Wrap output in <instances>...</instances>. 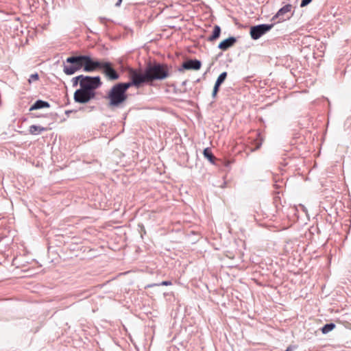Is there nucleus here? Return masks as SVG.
<instances>
[{
    "label": "nucleus",
    "mask_w": 351,
    "mask_h": 351,
    "mask_svg": "<svg viewBox=\"0 0 351 351\" xmlns=\"http://www.w3.org/2000/svg\"><path fill=\"white\" fill-rule=\"evenodd\" d=\"M81 88H77L73 94L75 102L82 104H88L96 98V90L99 88L103 83L99 75H83Z\"/></svg>",
    "instance_id": "f257e3e1"
},
{
    "label": "nucleus",
    "mask_w": 351,
    "mask_h": 351,
    "mask_svg": "<svg viewBox=\"0 0 351 351\" xmlns=\"http://www.w3.org/2000/svg\"><path fill=\"white\" fill-rule=\"evenodd\" d=\"M145 68L149 85H152L155 81H162L171 75L170 69L171 66L165 63L156 60L149 61Z\"/></svg>",
    "instance_id": "f03ea898"
},
{
    "label": "nucleus",
    "mask_w": 351,
    "mask_h": 351,
    "mask_svg": "<svg viewBox=\"0 0 351 351\" xmlns=\"http://www.w3.org/2000/svg\"><path fill=\"white\" fill-rule=\"evenodd\" d=\"M128 93L117 83L107 93L104 98L108 100V107H119L128 99Z\"/></svg>",
    "instance_id": "7ed1b4c3"
},
{
    "label": "nucleus",
    "mask_w": 351,
    "mask_h": 351,
    "mask_svg": "<svg viewBox=\"0 0 351 351\" xmlns=\"http://www.w3.org/2000/svg\"><path fill=\"white\" fill-rule=\"evenodd\" d=\"M84 55L71 56L63 62V71L66 75H72L84 69Z\"/></svg>",
    "instance_id": "20e7f679"
},
{
    "label": "nucleus",
    "mask_w": 351,
    "mask_h": 351,
    "mask_svg": "<svg viewBox=\"0 0 351 351\" xmlns=\"http://www.w3.org/2000/svg\"><path fill=\"white\" fill-rule=\"evenodd\" d=\"M127 72L129 79L135 84L136 88H140L144 84H149L145 68L142 71L141 69L128 67Z\"/></svg>",
    "instance_id": "39448f33"
},
{
    "label": "nucleus",
    "mask_w": 351,
    "mask_h": 351,
    "mask_svg": "<svg viewBox=\"0 0 351 351\" xmlns=\"http://www.w3.org/2000/svg\"><path fill=\"white\" fill-rule=\"evenodd\" d=\"M100 71L108 81H116L120 78V74L110 61L104 60Z\"/></svg>",
    "instance_id": "423d86ee"
},
{
    "label": "nucleus",
    "mask_w": 351,
    "mask_h": 351,
    "mask_svg": "<svg viewBox=\"0 0 351 351\" xmlns=\"http://www.w3.org/2000/svg\"><path fill=\"white\" fill-rule=\"evenodd\" d=\"M293 8L292 5L287 4L279 9L277 13L271 18V21L274 25L276 23L283 22L286 20H289L293 15V12L291 13Z\"/></svg>",
    "instance_id": "0eeeda50"
},
{
    "label": "nucleus",
    "mask_w": 351,
    "mask_h": 351,
    "mask_svg": "<svg viewBox=\"0 0 351 351\" xmlns=\"http://www.w3.org/2000/svg\"><path fill=\"white\" fill-rule=\"evenodd\" d=\"M274 26V23L271 24H259L252 25L250 29V34L253 40H258L262 36L269 32Z\"/></svg>",
    "instance_id": "6e6552de"
},
{
    "label": "nucleus",
    "mask_w": 351,
    "mask_h": 351,
    "mask_svg": "<svg viewBox=\"0 0 351 351\" xmlns=\"http://www.w3.org/2000/svg\"><path fill=\"white\" fill-rule=\"evenodd\" d=\"M104 60L92 58L88 55L84 56V71L93 72L101 69Z\"/></svg>",
    "instance_id": "1a4fd4ad"
},
{
    "label": "nucleus",
    "mask_w": 351,
    "mask_h": 351,
    "mask_svg": "<svg viewBox=\"0 0 351 351\" xmlns=\"http://www.w3.org/2000/svg\"><path fill=\"white\" fill-rule=\"evenodd\" d=\"M202 66V62L197 59H188L183 62L181 66L178 68L179 72H183L184 70H199Z\"/></svg>",
    "instance_id": "9d476101"
},
{
    "label": "nucleus",
    "mask_w": 351,
    "mask_h": 351,
    "mask_svg": "<svg viewBox=\"0 0 351 351\" xmlns=\"http://www.w3.org/2000/svg\"><path fill=\"white\" fill-rule=\"evenodd\" d=\"M237 42V38L234 36H230L224 39L218 45V48L222 51H226L229 48L233 47Z\"/></svg>",
    "instance_id": "9b49d317"
},
{
    "label": "nucleus",
    "mask_w": 351,
    "mask_h": 351,
    "mask_svg": "<svg viewBox=\"0 0 351 351\" xmlns=\"http://www.w3.org/2000/svg\"><path fill=\"white\" fill-rule=\"evenodd\" d=\"M50 107V104L42 99L36 100L29 108V111L32 112L36 110H40L43 108H48Z\"/></svg>",
    "instance_id": "f8f14e48"
},
{
    "label": "nucleus",
    "mask_w": 351,
    "mask_h": 351,
    "mask_svg": "<svg viewBox=\"0 0 351 351\" xmlns=\"http://www.w3.org/2000/svg\"><path fill=\"white\" fill-rule=\"evenodd\" d=\"M221 29L219 25H215L214 26L212 34L208 37L207 40L210 43H213L217 40L221 35Z\"/></svg>",
    "instance_id": "ddd939ff"
},
{
    "label": "nucleus",
    "mask_w": 351,
    "mask_h": 351,
    "mask_svg": "<svg viewBox=\"0 0 351 351\" xmlns=\"http://www.w3.org/2000/svg\"><path fill=\"white\" fill-rule=\"evenodd\" d=\"M48 130V128L32 125L29 128V132L32 135H38L43 132L47 131Z\"/></svg>",
    "instance_id": "4468645a"
},
{
    "label": "nucleus",
    "mask_w": 351,
    "mask_h": 351,
    "mask_svg": "<svg viewBox=\"0 0 351 351\" xmlns=\"http://www.w3.org/2000/svg\"><path fill=\"white\" fill-rule=\"evenodd\" d=\"M203 155L211 164H215L217 160L215 156L213 155L212 150L210 147H206L203 151Z\"/></svg>",
    "instance_id": "2eb2a0df"
},
{
    "label": "nucleus",
    "mask_w": 351,
    "mask_h": 351,
    "mask_svg": "<svg viewBox=\"0 0 351 351\" xmlns=\"http://www.w3.org/2000/svg\"><path fill=\"white\" fill-rule=\"evenodd\" d=\"M119 86L127 93L128 90L132 86L135 87V84L132 82L131 80L126 82H119L117 83Z\"/></svg>",
    "instance_id": "dca6fc26"
},
{
    "label": "nucleus",
    "mask_w": 351,
    "mask_h": 351,
    "mask_svg": "<svg viewBox=\"0 0 351 351\" xmlns=\"http://www.w3.org/2000/svg\"><path fill=\"white\" fill-rule=\"evenodd\" d=\"M83 75H80L72 78L71 82L73 87H76L79 85L80 88H81V83L82 82V81L83 80Z\"/></svg>",
    "instance_id": "f3484780"
},
{
    "label": "nucleus",
    "mask_w": 351,
    "mask_h": 351,
    "mask_svg": "<svg viewBox=\"0 0 351 351\" xmlns=\"http://www.w3.org/2000/svg\"><path fill=\"white\" fill-rule=\"evenodd\" d=\"M172 283L171 281L169 280H165V281H162L160 283H153V284H149L145 286V289L147 288H151V287H155V286H168V285H171Z\"/></svg>",
    "instance_id": "a211bd4d"
},
{
    "label": "nucleus",
    "mask_w": 351,
    "mask_h": 351,
    "mask_svg": "<svg viewBox=\"0 0 351 351\" xmlns=\"http://www.w3.org/2000/svg\"><path fill=\"white\" fill-rule=\"evenodd\" d=\"M227 76L228 73L226 71L222 72L217 78L215 83L221 85L226 80Z\"/></svg>",
    "instance_id": "6ab92c4d"
},
{
    "label": "nucleus",
    "mask_w": 351,
    "mask_h": 351,
    "mask_svg": "<svg viewBox=\"0 0 351 351\" xmlns=\"http://www.w3.org/2000/svg\"><path fill=\"white\" fill-rule=\"evenodd\" d=\"M335 324L332 322L327 323L324 326L319 327L318 329H334Z\"/></svg>",
    "instance_id": "aec40b11"
},
{
    "label": "nucleus",
    "mask_w": 351,
    "mask_h": 351,
    "mask_svg": "<svg viewBox=\"0 0 351 351\" xmlns=\"http://www.w3.org/2000/svg\"><path fill=\"white\" fill-rule=\"evenodd\" d=\"M95 108V107L94 106H88L80 107L79 108V110L90 112L93 111Z\"/></svg>",
    "instance_id": "412c9836"
},
{
    "label": "nucleus",
    "mask_w": 351,
    "mask_h": 351,
    "mask_svg": "<svg viewBox=\"0 0 351 351\" xmlns=\"http://www.w3.org/2000/svg\"><path fill=\"white\" fill-rule=\"evenodd\" d=\"M39 79V75L37 73L31 74L29 76V78L28 80L29 83H32V82L36 81Z\"/></svg>",
    "instance_id": "4be33fe9"
},
{
    "label": "nucleus",
    "mask_w": 351,
    "mask_h": 351,
    "mask_svg": "<svg viewBox=\"0 0 351 351\" xmlns=\"http://www.w3.org/2000/svg\"><path fill=\"white\" fill-rule=\"evenodd\" d=\"M311 1H312V0H302L301 3H300V7L301 8L305 7L307 5H308Z\"/></svg>",
    "instance_id": "5701e85b"
},
{
    "label": "nucleus",
    "mask_w": 351,
    "mask_h": 351,
    "mask_svg": "<svg viewBox=\"0 0 351 351\" xmlns=\"http://www.w3.org/2000/svg\"><path fill=\"white\" fill-rule=\"evenodd\" d=\"M29 116L32 118H38V117H46V115L43 114H38L37 113H30Z\"/></svg>",
    "instance_id": "b1692460"
},
{
    "label": "nucleus",
    "mask_w": 351,
    "mask_h": 351,
    "mask_svg": "<svg viewBox=\"0 0 351 351\" xmlns=\"http://www.w3.org/2000/svg\"><path fill=\"white\" fill-rule=\"evenodd\" d=\"M221 85L217 83H215L213 90L219 92Z\"/></svg>",
    "instance_id": "393cba45"
},
{
    "label": "nucleus",
    "mask_w": 351,
    "mask_h": 351,
    "mask_svg": "<svg viewBox=\"0 0 351 351\" xmlns=\"http://www.w3.org/2000/svg\"><path fill=\"white\" fill-rule=\"evenodd\" d=\"M261 145H262V140L259 143H256L255 148L253 149L252 151L257 150L258 149H259L261 147Z\"/></svg>",
    "instance_id": "a878e982"
},
{
    "label": "nucleus",
    "mask_w": 351,
    "mask_h": 351,
    "mask_svg": "<svg viewBox=\"0 0 351 351\" xmlns=\"http://www.w3.org/2000/svg\"><path fill=\"white\" fill-rule=\"evenodd\" d=\"M121 62H122V61H121V60H120V61H119V63H120V64H121ZM128 66L125 67L123 64H121V66H120V70H121V71H127V69H128Z\"/></svg>",
    "instance_id": "bb28decb"
},
{
    "label": "nucleus",
    "mask_w": 351,
    "mask_h": 351,
    "mask_svg": "<svg viewBox=\"0 0 351 351\" xmlns=\"http://www.w3.org/2000/svg\"><path fill=\"white\" fill-rule=\"evenodd\" d=\"M217 93L218 92L217 91H215L213 90V92H212V97L213 99H215L217 97Z\"/></svg>",
    "instance_id": "cd10ccee"
},
{
    "label": "nucleus",
    "mask_w": 351,
    "mask_h": 351,
    "mask_svg": "<svg viewBox=\"0 0 351 351\" xmlns=\"http://www.w3.org/2000/svg\"><path fill=\"white\" fill-rule=\"evenodd\" d=\"M311 230H316L318 234L320 232V230L318 227H315V228L312 227Z\"/></svg>",
    "instance_id": "c85d7f7f"
},
{
    "label": "nucleus",
    "mask_w": 351,
    "mask_h": 351,
    "mask_svg": "<svg viewBox=\"0 0 351 351\" xmlns=\"http://www.w3.org/2000/svg\"><path fill=\"white\" fill-rule=\"evenodd\" d=\"M123 0H117V2L116 3L115 5L116 6H120V5L121 4V2H122Z\"/></svg>",
    "instance_id": "c756f323"
},
{
    "label": "nucleus",
    "mask_w": 351,
    "mask_h": 351,
    "mask_svg": "<svg viewBox=\"0 0 351 351\" xmlns=\"http://www.w3.org/2000/svg\"><path fill=\"white\" fill-rule=\"evenodd\" d=\"M230 165V161H226V163H225V166L226 167H229Z\"/></svg>",
    "instance_id": "7c9ffc66"
},
{
    "label": "nucleus",
    "mask_w": 351,
    "mask_h": 351,
    "mask_svg": "<svg viewBox=\"0 0 351 351\" xmlns=\"http://www.w3.org/2000/svg\"><path fill=\"white\" fill-rule=\"evenodd\" d=\"M293 350L291 346H289L287 348L286 351H291Z\"/></svg>",
    "instance_id": "2f4dec72"
},
{
    "label": "nucleus",
    "mask_w": 351,
    "mask_h": 351,
    "mask_svg": "<svg viewBox=\"0 0 351 351\" xmlns=\"http://www.w3.org/2000/svg\"><path fill=\"white\" fill-rule=\"evenodd\" d=\"M72 112H73V110H66V111L65 112V113H66V114H69L71 113Z\"/></svg>",
    "instance_id": "473e14b6"
},
{
    "label": "nucleus",
    "mask_w": 351,
    "mask_h": 351,
    "mask_svg": "<svg viewBox=\"0 0 351 351\" xmlns=\"http://www.w3.org/2000/svg\"><path fill=\"white\" fill-rule=\"evenodd\" d=\"M99 19H100L101 23H104V21L106 20L105 18H101V17Z\"/></svg>",
    "instance_id": "72a5a7b5"
},
{
    "label": "nucleus",
    "mask_w": 351,
    "mask_h": 351,
    "mask_svg": "<svg viewBox=\"0 0 351 351\" xmlns=\"http://www.w3.org/2000/svg\"><path fill=\"white\" fill-rule=\"evenodd\" d=\"M329 330H323L322 332L323 333H326L327 332H328Z\"/></svg>",
    "instance_id": "f704fd0d"
},
{
    "label": "nucleus",
    "mask_w": 351,
    "mask_h": 351,
    "mask_svg": "<svg viewBox=\"0 0 351 351\" xmlns=\"http://www.w3.org/2000/svg\"><path fill=\"white\" fill-rule=\"evenodd\" d=\"M258 137L261 138V134L260 133L258 134Z\"/></svg>",
    "instance_id": "c9c22d12"
}]
</instances>
